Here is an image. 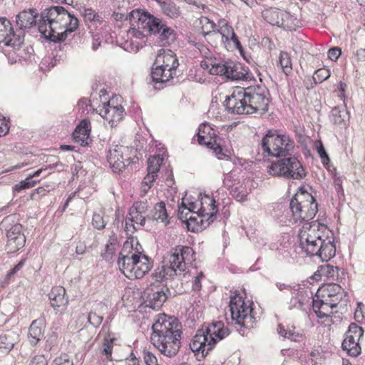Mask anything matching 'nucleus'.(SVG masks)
Returning a JSON list of instances; mask_svg holds the SVG:
<instances>
[{"instance_id":"nucleus-50","label":"nucleus","mask_w":365,"mask_h":365,"mask_svg":"<svg viewBox=\"0 0 365 365\" xmlns=\"http://www.w3.org/2000/svg\"><path fill=\"white\" fill-rule=\"evenodd\" d=\"M148 205L147 201H138L134 202L130 207V210H132V212L135 211V213L137 212L140 214L146 215L145 214L148 211Z\"/></svg>"},{"instance_id":"nucleus-62","label":"nucleus","mask_w":365,"mask_h":365,"mask_svg":"<svg viewBox=\"0 0 365 365\" xmlns=\"http://www.w3.org/2000/svg\"><path fill=\"white\" fill-rule=\"evenodd\" d=\"M230 193L238 201H243L245 200L247 195L245 192H241L239 190V188L237 187H232L230 189Z\"/></svg>"},{"instance_id":"nucleus-37","label":"nucleus","mask_w":365,"mask_h":365,"mask_svg":"<svg viewBox=\"0 0 365 365\" xmlns=\"http://www.w3.org/2000/svg\"><path fill=\"white\" fill-rule=\"evenodd\" d=\"M163 13L172 19L178 18L180 15V10L177 5L170 0H157Z\"/></svg>"},{"instance_id":"nucleus-41","label":"nucleus","mask_w":365,"mask_h":365,"mask_svg":"<svg viewBox=\"0 0 365 365\" xmlns=\"http://www.w3.org/2000/svg\"><path fill=\"white\" fill-rule=\"evenodd\" d=\"M197 142L200 145H205L211 150H213L216 155L222 154V148L220 145L216 143L215 140H212L210 136V139L207 140L208 138L205 135L200 134V133H197Z\"/></svg>"},{"instance_id":"nucleus-29","label":"nucleus","mask_w":365,"mask_h":365,"mask_svg":"<svg viewBox=\"0 0 365 365\" xmlns=\"http://www.w3.org/2000/svg\"><path fill=\"white\" fill-rule=\"evenodd\" d=\"M61 168V170L63 169V165L60 161H58L56 163L50 164L48 166H46L45 168H41L34 172L31 174H29L28 177L24 180L20 181L19 183L16 184L14 187V190L16 192H20L24 189H29L34 186V185L38 182V180H34L33 178L34 177L38 176L43 170H46L47 169H53L55 168Z\"/></svg>"},{"instance_id":"nucleus-63","label":"nucleus","mask_w":365,"mask_h":365,"mask_svg":"<svg viewBox=\"0 0 365 365\" xmlns=\"http://www.w3.org/2000/svg\"><path fill=\"white\" fill-rule=\"evenodd\" d=\"M29 365H48V360L44 355H36L31 359Z\"/></svg>"},{"instance_id":"nucleus-40","label":"nucleus","mask_w":365,"mask_h":365,"mask_svg":"<svg viewBox=\"0 0 365 365\" xmlns=\"http://www.w3.org/2000/svg\"><path fill=\"white\" fill-rule=\"evenodd\" d=\"M160 41L161 45L167 46L173 43L176 39V33L172 28L160 22Z\"/></svg>"},{"instance_id":"nucleus-3","label":"nucleus","mask_w":365,"mask_h":365,"mask_svg":"<svg viewBox=\"0 0 365 365\" xmlns=\"http://www.w3.org/2000/svg\"><path fill=\"white\" fill-rule=\"evenodd\" d=\"M194 250L189 246L178 245L172 249L168 255V261L163 262L161 267H158L152 274L157 282H165L166 291L168 289V280H173L175 277H180L186 269V262H191Z\"/></svg>"},{"instance_id":"nucleus-34","label":"nucleus","mask_w":365,"mask_h":365,"mask_svg":"<svg viewBox=\"0 0 365 365\" xmlns=\"http://www.w3.org/2000/svg\"><path fill=\"white\" fill-rule=\"evenodd\" d=\"M336 255V246L334 237L327 235L326 239L321 235V261L327 262Z\"/></svg>"},{"instance_id":"nucleus-1","label":"nucleus","mask_w":365,"mask_h":365,"mask_svg":"<svg viewBox=\"0 0 365 365\" xmlns=\"http://www.w3.org/2000/svg\"><path fill=\"white\" fill-rule=\"evenodd\" d=\"M37 24L39 32L46 38L57 42L63 41L78 28V20L63 6H56L42 11Z\"/></svg>"},{"instance_id":"nucleus-55","label":"nucleus","mask_w":365,"mask_h":365,"mask_svg":"<svg viewBox=\"0 0 365 365\" xmlns=\"http://www.w3.org/2000/svg\"><path fill=\"white\" fill-rule=\"evenodd\" d=\"M92 225L95 228L99 230H103L105 227L106 223L104 222L103 216L100 213H93L92 218Z\"/></svg>"},{"instance_id":"nucleus-36","label":"nucleus","mask_w":365,"mask_h":365,"mask_svg":"<svg viewBox=\"0 0 365 365\" xmlns=\"http://www.w3.org/2000/svg\"><path fill=\"white\" fill-rule=\"evenodd\" d=\"M138 252H140L141 255H145L143 253V249L138 240L132 237L124 242L119 257H125L127 255H131L134 253L138 254Z\"/></svg>"},{"instance_id":"nucleus-53","label":"nucleus","mask_w":365,"mask_h":365,"mask_svg":"<svg viewBox=\"0 0 365 365\" xmlns=\"http://www.w3.org/2000/svg\"><path fill=\"white\" fill-rule=\"evenodd\" d=\"M103 320L102 316L98 315L96 312H91L87 317L88 322L94 327H98Z\"/></svg>"},{"instance_id":"nucleus-8","label":"nucleus","mask_w":365,"mask_h":365,"mask_svg":"<svg viewBox=\"0 0 365 365\" xmlns=\"http://www.w3.org/2000/svg\"><path fill=\"white\" fill-rule=\"evenodd\" d=\"M118 265L126 277L141 279L151 269L153 261L148 256L138 252L118 257Z\"/></svg>"},{"instance_id":"nucleus-30","label":"nucleus","mask_w":365,"mask_h":365,"mask_svg":"<svg viewBox=\"0 0 365 365\" xmlns=\"http://www.w3.org/2000/svg\"><path fill=\"white\" fill-rule=\"evenodd\" d=\"M99 112L100 115L108 121L111 127L117 126L118 123L123 119L125 114L123 106L101 108Z\"/></svg>"},{"instance_id":"nucleus-27","label":"nucleus","mask_w":365,"mask_h":365,"mask_svg":"<svg viewBox=\"0 0 365 365\" xmlns=\"http://www.w3.org/2000/svg\"><path fill=\"white\" fill-rule=\"evenodd\" d=\"M91 122L88 119H83L76 126L73 132V138L76 143L81 146H87L91 141Z\"/></svg>"},{"instance_id":"nucleus-57","label":"nucleus","mask_w":365,"mask_h":365,"mask_svg":"<svg viewBox=\"0 0 365 365\" xmlns=\"http://www.w3.org/2000/svg\"><path fill=\"white\" fill-rule=\"evenodd\" d=\"M143 359L146 365H158V359L155 354L149 350L144 349Z\"/></svg>"},{"instance_id":"nucleus-48","label":"nucleus","mask_w":365,"mask_h":365,"mask_svg":"<svg viewBox=\"0 0 365 365\" xmlns=\"http://www.w3.org/2000/svg\"><path fill=\"white\" fill-rule=\"evenodd\" d=\"M279 64L283 72L288 75L292 71V60L288 53L281 51L279 55Z\"/></svg>"},{"instance_id":"nucleus-49","label":"nucleus","mask_w":365,"mask_h":365,"mask_svg":"<svg viewBox=\"0 0 365 365\" xmlns=\"http://www.w3.org/2000/svg\"><path fill=\"white\" fill-rule=\"evenodd\" d=\"M295 137L297 142L304 147V153L306 156L310 155V150L307 149V138L304 135V130L302 128H295Z\"/></svg>"},{"instance_id":"nucleus-51","label":"nucleus","mask_w":365,"mask_h":365,"mask_svg":"<svg viewBox=\"0 0 365 365\" xmlns=\"http://www.w3.org/2000/svg\"><path fill=\"white\" fill-rule=\"evenodd\" d=\"M123 100V98L119 93H115L112 96V97L110 98V100L106 103H103V108H111L115 106H123L119 102H121Z\"/></svg>"},{"instance_id":"nucleus-23","label":"nucleus","mask_w":365,"mask_h":365,"mask_svg":"<svg viewBox=\"0 0 365 365\" xmlns=\"http://www.w3.org/2000/svg\"><path fill=\"white\" fill-rule=\"evenodd\" d=\"M213 222L214 212L204 215L197 210V212L192 213L189 216L186 226L189 231L198 232L207 228Z\"/></svg>"},{"instance_id":"nucleus-38","label":"nucleus","mask_w":365,"mask_h":365,"mask_svg":"<svg viewBox=\"0 0 365 365\" xmlns=\"http://www.w3.org/2000/svg\"><path fill=\"white\" fill-rule=\"evenodd\" d=\"M17 336L12 332L0 335V351L9 353L16 343Z\"/></svg>"},{"instance_id":"nucleus-59","label":"nucleus","mask_w":365,"mask_h":365,"mask_svg":"<svg viewBox=\"0 0 365 365\" xmlns=\"http://www.w3.org/2000/svg\"><path fill=\"white\" fill-rule=\"evenodd\" d=\"M319 287L317 289V292H315L314 295L312 297V309L316 314L319 322Z\"/></svg>"},{"instance_id":"nucleus-47","label":"nucleus","mask_w":365,"mask_h":365,"mask_svg":"<svg viewBox=\"0 0 365 365\" xmlns=\"http://www.w3.org/2000/svg\"><path fill=\"white\" fill-rule=\"evenodd\" d=\"M337 272V267L327 264H321V281L334 279Z\"/></svg>"},{"instance_id":"nucleus-46","label":"nucleus","mask_w":365,"mask_h":365,"mask_svg":"<svg viewBox=\"0 0 365 365\" xmlns=\"http://www.w3.org/2000/svg\"><path fill=\"white\" fill-rule=\"evenodd\" d=\"M200 31L205 39L213 32L215 29L216 24L214 21L205 16L200 19Z\"/></svg>"},{"instance_id":"nucleus-56","label":"nucleus","mask_w":365,"mask_h":365,"mask_svg":"<svg viewBox=\"0 0 365 365\" xmlns=\"http://www.w3.org/2000/svg\"><path fill=\"white\" fill-rule=\"evenodd\" d=\"M51 365H73V360L66 354L55 358Z\"/></svg>"},{"instance_id":"nucleus-21","label":"nucleus","mask_w":365,"mask_h":365,"mask_svg":"<svg viewBox=\"0 0 365 365\" xmlns=\"http://www.w3.org/2000/svg\"><path fill=\"white\" fill-rule=\"evenodd\" d=\"M337 97L343 101L342 106H335L332 108L329 115L330 121L341 129L346 128L349 123V113L346 107L348 103V96L346 93H337Z\"/></svg>"},{"instance_id":"nucleus-19","label":"nucleus","mask_w":365,"mask_h":365,"mask_svg":"<svg viewBox=\"0 0 365 365\" xmlns=\"http://www.w3.org/2000/svg\"><path fill=\"white\" fill-rule=\"evenodd\" d=\"M212 72L219 73V76H225V78L232 81L247 79V70L240 63L232 61L219 62Z\"/></svg>"},{"instance_id":"nucleus-54","label":"nucleus","mask_w":365,"mask_h":365,"mask_svg":"<svg viewBox=\"0 0 365 365\" xmlns=\"http://www.w3.org/2000/svg\"><path fill=\"white\" fill-rule=\"evenodd\" d=\"M218 63H213L211 58H205L200 62V68L205 71H207L209 73L212 75H218L219 73H215L212 72V69L216 67Z\"/></svg>"},{"instance_id":"nucleus-32","label":"nucleus","mask_w":365,"mask_h":365,"mask_svg":"<svg viewBox=\"0 0 365 365\" xmlns=\"http://www.w3.org/2000/svg\"><path fill=\"white\" fill-rule=\"evenodd\" d=\"M292 297L289 302V309H302L308 302L309 297L307 291L302 290L299 285L294 286L291 291Z\"/></svg>"},{"instance_id":"nucleus-20","label":"nucleus","mask_w":365,"mask_h":365,"mask_svg":"<svg viewBox=\"0 0 365 365\" xmlns=\"http://www.w3.org/2000/svg\"><path fill=\"white\" fill-rule=\"evenodd\" d=\"M128 148L122 145H115L108 150L107 160L114 173L123 172L132 163L130 157L128 156Z\"/></svg>"},{"instance_id":"nucleus-17","label":"nucleus","mask_w":365,"mask_h":365,"mask_svg":"<svg viewBox=\"0 0 365 365\" xmlns=\"http://www.w3.org/2000/svg\"><path fill=\"white\" fill-rule=\"evenodd\" d=\"M364 334L363 329L355 323H351L345 333L341 348L351 357L358 356L361 351L359 340Z\"/></svg>"},{"instance_id":"nucleus-7","label":"nucleus","mask_w":365,"mask_h":365,"mask_svg":"<svg viewBox=\"0 0 365 365\" xmlns=\"http://www.w3.org/2000/svg\"><path fill=\"white\" fill-rule=\"evenodd\" d=\"M289 208L294 217V221H308L315 217L318 212V203L304 187H300L292 197Z\"/></svg>"},{"instance_id":"nucleus-16","label":"nucleus","mask_w":365,"mask_h":365,"mask_svg":"<svg viewBox=\"0 0 365 365\" xmlns=\"http://www.w3.org/2000/svg\"><path fill=\"white\" fill-rule=\"evenodd\" d=\"M24 31L14 30L12 23L6 17H0V43L14 49L19 48L24 42Z\"/></svg>"},{"instance_id":"nucleus-60","label":"nucleus","mask_w":365,"mask_h":365,"mask_svg":"<svg viewBox=\"0 0 365 365\" xmlns=\"http://www.w3.org/2000/svg\"><path fill=\"white\" fill-rule=\"evenodd\" d=\"M158 175H155L152 173H147L146 176L144 178L143 180V186H147V188H144L143 191L147 192L148 190L150 189L153 183V182L156 180Z\"/></svg>"},{"instance_id":"nucleus-22","label":"nucleus","mask_w":365,"mask_h":365,"mask_svg":"<svg viewBox=\"0 0 365 365\" xmlns=\"http://www.w3.org/2000/svg\"><path fill=\"white\" fill-rule=\"evenodd\" d=\"M146 297V307L154 310H158L161 308L163 303L168 299V295L163 288H158L155 284H150L145 291Z\"/></svg>"},{"instance_id":"nucleus-10","label":"nucleus","mask_w":365,"mask_h":365,"mask_svg":"<svg viewBox=\"0 0 365 365\" xmlns=\"http://www.w3.org/2000/svg\"><path fill=\"white\" fill-rule=\"evenodd\" d=\"M264 153L269 156L280 158L289 155L293 149V142L287 135L278 134L277 130H269L262 139Z\"/></svg>"},{"instance_id":"nucleus-11","label":"nucleus","mask_w":365,"mask_h":365,"mask_svg":"<svg viewBox=\"0 0 365 365\" xmlns=\"http://www.w3.org/2000/svg\"><path fill=\"white\" fill-rule=\"evenodd\" d=\"M205 41L215 48L224 47L228 50L232 46L236 48L241 47L233 28L225 19L218 21L217 28L210 34Z\"/></svg>"},{"instance_id":"nucleus-61","label":"nucleus","mask_w":365,"mask_h":365,"mask_svg":"<svg viewBox=\"0 0 365 365\" xmlns=\"http://www.w3.org/2000/svg\"><path fill=\"white\" fill-rule=\"evenodd\" d=\"M341 54V50L339 47H334L328 51V58L332 61H336Z\"/></svg>"},{"instance_id":"nucleus-12","label":"nucleus","mask_w":365,"mask_h":365,"mask_svg":"<svg viewBox=\"0 0 365 365\" xmlns=\"http://www.w3.org/2000/svg\"><path fill=\"white\" fill-rule=\"evenodd\" d=\"M341 287L333 282H327L321 285V319L326 318V325H330L333 320L330 314L336 308L341 299Z\"/></svg>"},{"instance_id":"nucleus-35","label":"nucleus","mask_w":365,"mask_h":365,"mask_svg":"<svg viewBox=\"0 0 365 365\" xmlns=\"http://www.w3.org/2000/svg\"><path fill=\"white\" fill-rule=\"evenodd\" d=\"M148 220H160L165 225L170 223L168 214L165 207V203L163 201L155 204L150 213L148 214Z\"/></svg>"},{"instance_id":"nucleus-58","label":"nucleus","mask_w":365,"mask_h":365,"mask_svg":"<svg viewBox=\"0 0 365 365\" xmlns=\"http://www.w3.org/2000/svg\"><path fill=\"white\" fill-rule=\"evenodd\" d=\"M50 191V186L46 185L43 187H39L35 190H34L31 193V198L32 200H38V197H37V195L39 196H44L47 192Z\"/></svg>"},{"instance_id":"nucleus-52","label":"nucleus","mask_w":365,"mask_h":365,"mask_svg":"<svg viewBox=\"0 0 365 365\" xmlns=\"http://www.w3.org/2000/svg\"><path fill=\"white\" fill-rule=\"evenodd\" d=\"M192 208H187L186 205H182L178 210V218L187 225L189 216L191 215Z\"/></svg>"},{"instance_id":"nucleus-2","label":"nucleus","mask_w":365,"mask_h":365,"mask_svg":"<svg viewBox=\"0 0 365 365\" xmlns=\"http://www.w3.org/2000/svg\"><path fill=\"white\" fill-rule=\"evenodd\" d=\"M182 334L178 319L165 315L153 324L150 341L162 354L172 358L181 347Z\"/></svg>"},{"instance_id":"nucleus-64","label":"nucleus","mask_w":365,"mask_h":365,"mask_svg":"<svg viewBox=\"0 0 365 365\" xmlns=\"http://www.w3.org/2000/svg\"><path fill=\"white\" fill-rule=\"evenodd\" d=\"M115 252V245H111L109 244H106V251L104 253H102V257L106 260H110L112 259L113 254Z\"/></svg>"},{"instance_id":"nucleus-24","label":"nucleus","mask_w":365,"mask_h":365,"mask_svg":"<svg viewBox=\"0 0 365 365\" xmlns=\"http://www.w3.org/2000/svg\"><path fill=\"white\" fill-rule=\"evenodd\" d=\"M321 163L331 174L334 179V185L339 200L344 198V192L342 187V180L341 177L337 176L336 168L331 164V159L327 153L325 148L321 142Z\"/></svg>"},{"instance_id":"nucleus-5","label":"nucleus","mask_w":365,"mask_h":365,"mask_svg":"<svg viewBox=\"0 0 365 365\" xmlns=\"http://www.w3.org/2000/svg\"><path fill=\"white\" fill-rule=\"evenodd\" d=\"M269 93H232L224 102L226 109L235 114H264L268 111Z\"/></svg>"},{"instance_id":"nucleus-15","label":"nucleus","mask_w":365,"mask_h":365,"mask_svg":"<svg viewBox=\"0 0 365 365\" xmlns=\"http://www.w3.org/2000/svg\"><path fill=\"white\" fill-rule=\"evenodd\" d=\"M129 19L133 27L146 34H157L160 31V20L146 11L139 9L133 10L130 13Z\"/></svg>"},{"instance_id":"nucleus-4","label":"nucleus","mask_w":365,"mask_h":365,"mask_svg":"<svg viewBox=\"0 0 365 365\" xmlns=\"http://www.w3.org/2000/svg\"><path fill=\"white\" fill-rule=\"evenodd\" d=\"M229 334V329L222 321L203 324L191 339L190 349L199 360L205 359L217 343Z\"/></svg>"},{"instance_id":"nucleus-31","label":"nucleus","mask_w":365,"mask_h":365,"mask_svg":"<svg viewBox=\"0 0 365 365\" xmlns=\"http://www.w3.org/2000/svg\"><path fill=\"white\" fill-rule=\"evenodd\" d=\"M65 295L66 289L63 287H53L48 293L51 305L56 312L59 308L64 307L68 304V299Z\"/></svg>"},{"instance_id":"nucleus-28","label":"nucleus","mask_w":365,"mask_h":365,"mask_svg":"<svg viewBox=\"0 0 365 365\" xmlns=\"http://www.w3.org/2000/svg\"><path fill=\"white\" fill-rule=\"evenodd\" d=\"M46 329L45 322L43 319H36L34 320L29 328L27 339L32 346H35L44 337Z\"/></svg>"},{"instance_id":"nucleus-44","label":"nucleus","mask_w":365,"mask_h":365,"mask_svg":"<svg viewBox=\"0 0 365 365\" xmlns=\"http://www.w3.org/2000/svg\"><path fill=\"white\" fill-rule=\"evenodd\" d=\"M163 162V158L160 155L150 156L148 160L147 171L148 173L158 175Z\"/></svg>"},{"instance_id":"nucleus-13","label":"nucleus","mask_w":365,"mask_h":365,"mask_svg":"<svg viewBox=\"0 0 365 365\" xmlns=\"http://www.w3.org/2000/svg\"><path fill=\"white\" fill-rule=\"evenodd\" d=\"M262 17L272 26H276L287 31H296L300 27V21L297 17L285 10L276 7H269L262 11Z\"/></svg>"},{"instance_id":"nucleus-14","label":"nucleus","mask_w":365,"mask_h":365,"mask_svg":"<svg viewBox=\"0 0 365 365\" xmlns=\"http://www.w3.org/2000/svg\"><path fill=\"white\" fill-rule=\"evenodd\" d=\"M229 307L232 319L237 324L246 329L253 327L255 322V318L252 315L253 309L250 305L248 306L245 304L240 294L235 293L234 296L231 297Z\"/></svg>"},{"instance_id":"nucleus-26","label":"nucleus","mask_w":365,"mask_h":365,"mask_svg":"<svg viewBox=\"0 0 365 365\" xmlns=\"http://www.w3.org/2000/svg\"><path fill=\"white\" fill-rule=\"evenodd\" d=\"M147 35L135 27L130 28L127 31V38L125 41L126 49H130L132 52H137L145 43Z\"/></svg>"},{"instance_id":"nucleus-45","label":"nucleus","mask_w":365,"mask_h":365,"mask_svg":"<svg viewBox=\"0 0 365 365\" xmlns=\"http://www.w3.org/2000/svg\"><path fill=\"white\" fill-rule=\"evenodd\" d=\"M81 13L86 22L101 24L103 21L102 17L92 8H83Z\"/></svg>"},{"instance_id":"nucleus-42","label":"nucleus","mask_w":365,"mask_h":365,"mask_svg":"<svg viewBox=\"0 0 365 365\" xmlns=\"http://www.w3.org/2000/svg\"><path fill=\"white\" fill-rule=\"evenodd\" d=\"M115 340L114 334L110 332H108L103 339L102 354L108 361H112V351Z\"/></svg>"},{"instance_id":"nucleus-33","label":"nucleus","mask_w":365,"mask_h":365,"mask_svg":"<svg viewBox=\"0 0 365 365\" xmlns=\"http://www.w3.org/2000/svg\"><path fill=\"white\" fill-rule=\"evenodd\" d=\"M38 13L36 9L24 10L16 16V24L23 29L31 28L36 23Z\"/></svg>"},{"instance_id":"nucleus-9","label":"nucleus","mask_w":365,"mask_h":365,"mask_svg":"<svg viewBox=\"0 0 365 365\" xmlns=\"http://www.w3.org/2000/svg\"><path fill=\"white\" fill-rule=\"evenodd\" d=\"M267 172L271 175L282 177L286 179L300 180L306 176V172L302 165L294 156H286L272 161L267 168Z\"/></svg>"},{"instance_id":"nucleus-6","label":"nucleus","mask_w":365,"mask_h":365,"mask_svg":"<svg viewBox=\"0 0 365 365\" xmlns=\"http://www.w3.org/2000/svg\"><path fill=\"white\" fill-rule=\"evenodd\" d=\"M156 66L153 68L151 77L155 83V88L163 89V86L158 87L156 84L166 85L176 75V69L179 66L176 54L171 50L161 49L155 60Z\"/></svg>"},{"instance_id":"nucleus-25","label":"nucleus","mask_w":365,"mask_h":365,"mask_svg":"<svg viewBox=\"0 0 365 365\" xmlns=\"http://www.w3.org/2000/svg\"><path fill=\"white\" fill-rule=\"evenodd\" d=\"M319 230V220L317 218L313 225L310 226L309 230V233L306 238L305 244L301 241L300 245L303 250L306 252L307 255L309 257L317 256L319 257V247H317V240H319V235H312V233L315 230Z\"/></svg>"},{"instance_id":"nucleus-43","label":"nucleus","mask_w":365,"mask_h":365,"mask_svg":"<svg viewBox=\"0 0 365 365\" xmlns=\"http://www.w3.org/2000/svg\"><path fill=\"white\" fill-rule=\"evenodd\" d=\"M128 219L131 222L132 228L133 229L132 232H134L137 230L134 223L140 225L141 227L145 226L146 220H148V214L145 215L137 212L135 213V211L132 212V210L129 209Z\"/></svg>"},{"instance_id":"nucleus-18","label":"nucleus","mask_w":365,"mask_h":365,"mask_svg":"<svg viewBox=\"0 0 365 365\" xmlns=\"http://www.w3.org/2000/svg\"><path fill=\"white\" fill-rule=\"evenodd\" d=\"M8 219H4L1 227L6 232V249L9 252L14 253L22 248L26 242V237L22 232V225L19 223L8 224Z\"/></svg>"},{"instance_id":"nucleus-39","label":"nucleus","mask_w":365,"mask_h":365,"mask_svg":"<svg viewBox=\"0 0 365 365\" xmlns=\"http://www.w3.org/2000/svg\"><path fill=\"white\" fill-rule=\"evenodd\" d=\"M215 200L209 196L205 195L200 201V207L198 209L200 213H203L205 215L206 213H212L214 212V220L216 217V214L217 212V207L215 205Z\"/></svg>"}]
</instances>
